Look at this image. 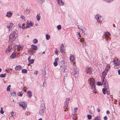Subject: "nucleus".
<instances>
[{
    "label": "nucleus",
    "instance_id": "f257e3e1",
    "mask_svg": "<svg viewBox=\"0 0 120 120\" xmlns=\"http://www.w3.org/2000/svg\"><path fill=\"white\" fill-rule=\"evenodd\" d=\"M18 31L16 30L13 31L9 36V40L11 41H13L16 39V38L18 36Z\"/></svg>",
    "mask_w": 120,
    "mask_h": 120
},
{
    "label": "nucleus",
    "instance_id": "f03ea898",
    "mask_svg": "<svg viewBox=\"0 0 120 120\" xmlns=\"http://www.w3.org/2000/svg\"><path fill=\"white\" fill-rule=\"evenodd\" d=\"M90 81V84L91 85V86L92 89L94 91L95 90V83L94 82V80L93 78H90L89 79Z\"/></svg>",
    "mask_w": 120,
    "mask_h": 120
},
{
    "label": "nucleus",
    "instance_id": "7ed1b4c3",
    "mask_svg": "<svg viewBox=\"0 0 120 120\" xmlns=\"http://www.w3.org/2000/svg\"><path fill=\"white\" fill-rule=\"evenodd\" d=\"M61 67V70L66 75V76H64V79H65V77L67 76V70L64 67H63L62 66H60Z\"/></svg>",
    "mask_w": 120,
    "mask_h": 120
},
{
    "label": "nucleus",
    "instance_id": "20e7f679",
    "mask_svg": "<svg viewBox=\"0 0 120 120\" xmlns=\"http://www.w3.org/2000/svg\"><path fill=\"white\" fill-rule=\"evenodd\" d=\"M71 100L70 98H67L64 103V105L66 107H68V105L69 103V102Z\"/></svg>",
    "mask_w": 120,
    "mask_h": 120
},
{
    "label": "nucleus",
    "instance_id": "39448f33",
    "mask_svg": "<svg viewBox=\"0 0 120 120\" xmlns=\"http://www.w3.org/2000/svg\"><path fill=\"white\" fill-rule=\"evenodd\" d=\"M19 105L23 108H25L26 107V102L24 103L23 102H20Z\"/></svg>",
    "mask_w": 120,
    "mask_h": 120
},
{
    "label": "nucleus",
    "instance_id": "423d86ee",
    "mask_svg": "<svg viewBox=\"0 0 120 120\" xmlns=\"http://www.w3.org/2000/svg\"><path fill=\"white\" fill-rule=\"evenodd\" d=\"M94 107L91 106L89 109V112L90 114L92 115L94 112Z\"/></svg>",
    "mask_w": 120,
    "mask_h": 120
},
{
    "label": "nucleus",
    "instance_id": "0eeeda50",
    "mask_svg": "<svg viewBox=\"0 0 120 120\" xmlns=\"http://www.w3.org/2000/svg\"><path fill=\"white\" fill-rule=\"evenodd\" d=\"M61 46L60 47V51L61 52L63 53L64 52L65 49L64 48V45L63 44H61Z\"/></svg>",
    "mask_w": 120,
    "mask_h": 120
},
{
    "label": "nucleus",
    "instance_id": "6e6552de",
    "mask_svg": "<svg viewBox=\"0 0 120 120\" xmlns=\"http://www.w3.org/2000/svg\"><path fill=\"white\" fill-rule=\"evenodd\" d=\"M79 75V71L78 69H77L74 71V76L76 77H78Z\"/></svg>",
    "mask_w": 120,
    "mask_h": 120
},
{
    "label": "nucleus",
    "instance_id": "1a4fd4ad",
    "mask_svg": "<svg viewBox=\"0 0 120 120\" xmlns=\"http://www.w3.org/2000/svg\"><path fill=\"white\" fill-rule=\"evenodd\" d=\"M22 68V67L20 65L17 66H16L15 69L16 70L19 71Z\"/></svg>",
    "mask_w": 120,
    "mask_h": 120
},
{
    "label": "nucleus",
    "instance_id": "9d476101",
    "mask_svg": "<svg viewBox=\"0 0 120 120\" xmlns=\"http://www.w3.org/2000/svg\"><path fill=\"white\" fill-rule=\"evenodd\" d=\"M116 61V62H115V60H114L113 61L114 62V63L115 65H117V66H119L120 64V61L118 60V59H117Z\"/></svg>",
    "mask_w": 120,
    "mask_h": 120
},
{
    "label": "nucleus",
    "instance_id": "9b49d317",
    "mask_svg": "<svg viewBox=\"0 0 120 120\" xmlns=\"http://www.w3.org/2000/svg\"><path fill=\"white\" fill-rule=\"evenodd\" d=\"M44 109H40L39 114L41 115H43L44 114V112L45 110V109L43 108Z\"/></svg>",
    "mask_w": 120,
    "mask_h": 120
},
{
    "label": "nucleus",
    "instance_id": "f8f14e48",
    "mask_svg": "<svg viewBox=\"0 0 120 120\" xmlns=\"http://www.w3.org/2000/svg\"><path fill=\"white\" fill-rule=\"evenodd\" d=\"M27 94H28V96L29 98H31L32 96V93L30 91H28Z\"/></svg>",
    "mask_w": 120,
    "mask_h": 120
},
{
    "label": "nucleus",
    "instance_id": "ddd939ff",
    "mask_svg": "<svg viewBox=\"0 0 120 120\" xmlns=\"http://www.w3.org/2000/svg\"><path fill=\"white\" fill-rule=\"evenodd\" d=\"M31 47L32 49L33 50H36L38 49L37 46L34 45H32Z\"/></svg>",
    "mask_w": 120,
    "mask_h": 120
},
{
    "label": "nucleus",
    "instance_id": "4468645a",
    "mask_svg": "<svg viewBox=\"0 0 120 120\" xmlns=\"http://www.w3.org/2000/svg\"><path fill=\"white\" fill-rule=\"evenodd\" d=\"M13 25V23H11L7 25V26L8 28H11L12 27Z\"/></svg>",
    "mask_w": 120,
    "mask_h": 120
},
{
    "label": "nucleus",
    "instance_id": "2eb2a0df",
    "mask_svg": "<svg viewBox=\"0 0 120 120\" xmlns=\"http://www.w3.org/2000/svg\"><path fill=\"white\" fill-rule=\"evenodd\" d=\"M58 2L60 5H64V4L62 0H58Z\"/></svg>",
    "mask_w": 120,
    "mask_h": 120
},
{
    "label": "nucleus",
    "instance_id": "dca6fc26",
    "mask_svg": "<svg viewBox=\"0 0 120 120\" xmlns=\"http://www.w3.org/2000/svg\"><path fill=\"white\" fill-rule=\"evenodd\" d=\"M16 56V54L15 52H13L11 55L10 57L11 58L14 59L15 57Z\"/></svg>",
    "mask_w": 120,
    "mask_h": 120
},
{
    "label": "nucleus",
    "instance_id": "f3484780",
    "mask_svg": "<svg viewBox=\"0 0 120 120\" xmlns=\"http://www.w3.org/2000/svg\"><path fill=\"white\" fill-rule=\"evenodd\" d=\"M11 47L10 46L8 47V48L6 49V53H8L11 51Z\"/></svg>",
    "mask_w": 120,
    "mask_h": 120
},
{
    "label": "nucleus",
    "instance_id": "a211bd4d",
    "mask_svg": "<svg viewBox=\"0 0 120 120\" xmlns=\"http://www.w3.org/2000/svg\"><path fill=\"white\" fill-rule=\"evenodd\" d=\"M12 15V14L11 12H7L6 16L9 17L11 16Z\"/></svg>",
    "mask_w": 120,
    "mask_h": 120
},
{
    "label": "nucleus",
    "instance_id": "6ab92c4d",
    "mask_svg": "<svg viewBox=\"0 0 120 120\" xmlns=\"http://www.w3.org/2000/svg\"><path fill=\"white\" fill-rule=\"evenodd\" d=\"M41 17L39 14H38L36 16V18L38 21H39Z\"/></svg>",
    "mask_w": 120,
    "mask_h": 120
},
{
    "label": "nucleus",
    "instance_id": "aec40b11",
    "mask_svg": "<svg viewBox=\"0 0 120 120\" xmlns=\"http://www.w3.org/2000/svg\"><path fill=\"white\" fill-rule=\"evenodd\" d=\"M75 57L73 56H71L70 57V60L72 61H73L75 59Z\"/></svg>",
    "mask_w": 120,
    "mask_h": 120
},
{
    "label": "nucleus",
    "instance_id": "412c9836",
    "mask_svg": "<svg viewBox=\"0 0 120 120\" xmlns=\"http://www.w3.org/2000/svg\"><path fill=\"white\" fill-rule=\"evenodd\" d=\"M108 72H107V71H104L103 72L102 74V76L103 77L105 78V77L107 74V73Z\"/></svg>",
    "mask_w": 120,
    "mask_h": 120
},
{
    "label": "nucleus",
    "instance_id": "4be33fe9",
    "mask_svg": "<svg viewBox=\"0 0 120 120\" xmlns=\"http://www.w3.org/2000/svg\"><path fill=\"white\" fill-rule=\"evenodd\" d=\"M42 75L44 76H45V75L46 74L45 71V70H43L42 71Z\"/></svg>",
    "mask_w": 120,
    "mask_h": 120
},
{
    "label": "nucleus",
    "instance_id": "5701e85b",
    "mask_svg": "<svg viewBox=\"0 0 120 120\" xmlns=\"http://www.w3.org/2000/svg\"><path fill=\"white\" fill-rule=\"evenodd\" d=\"M27 24L31 26H33L32 22L30 21L29 22V21H27Z\"/></svg>",
    "mask_w": 120,
    "mask_h": 120
},
{
    "label": "nucleus",
    "instance_id": "b1692460",
    "mask_svg": "<svg viewBox=\"0 0 120 120\" xmlns=\"http://www.w3.org/2000/svg\"><path fill=\"white\" fill-rule=\"evenodd\" d=\"M37 2L42 4L44 2L45 0H37Z\"/></svg>",
    "mask_w": 120,
    "mask_h": 120
},
{
    "label": "nucleus",
    "instance_id": "393cba45",
    "mask_svg": "<svg viewBox=\"0 0 120 120\" xmlns=\"http://www.w3.org/2000/svg\"><path fill=\"white\" fill-rule=\"evenodd\" d=\"M91 70L89 68H87L86 69V73H87L90 74L91 73Z\"/></svg>",
    "mask_w": 120,
    "mask_h": 120
},
{
    "label": "nucleus",
    "instance_id": "a878e982",
    "mask_svg": "<svg viewBox=\"0 0 120 120\" xmlns=\"http://www.w3.org/2000/svg\"><path fill=\"white\" fill-rule=\"evenodd\" d=\"M103 83L102 82H98L96 83L97 85L99 86H101L103 84Z\"/></svg>",
    "mask_w": 120,
    "mask_h": 120
},
{
    "label": "nucleus",
    "instance_id": "bb28decb",
    "mask_svg": "<svg viewBox=\"0 0 120 120\" xmlns=\"http://www.w3.org/2000/svg\"><path fill=\"white\" fill-rule=\"evenodd\" d=\"M6 73H4V74H1L0 75V77L1 78H5L6 77Z\"/></svg>",
    "mask_w": 120,
    "mask_h": 120
},
{
    "label": "nucleus",
    "instance_id": "cd10ccee",
    "mask_svg": "<svg viewBox=\"0 0 120 120\" xmlns=\"http://www.w3.org/2000/svg\"><path fill=\"white\" fill-rule=\"evenodd\" d=\"M34 59H30L29 61H28L30 63V64H32L34 63Z\"/></svg>",
    "mask_w": 120,
    "mask_h": 120
},
{
    "label": "nucleus",
    "instance_id": "c85d7f7f",
    "mask_svg": "<svg viewBox=\"0 0 120 120\" xmlns=\"http://www.w3.org/2000/svg\"><path fill=\"white\" fill-rule=\"evenodd\" d=\"M50 36L48 34H46V39L47 40H49L50 38Z\"/></svg>",
    "mask_w": 120,
    "mask_h": 120
},
{
    "label": "nucleus",
    "instance_id": "c756f323",
    "mask_svg": "<svg viewBox=\"0 0 120 120\" xmlns=\"http://www.w3.org/2000/svg\"><path fill=\"white\" fill-rule=\"evenodd\" d=\"M22 73H26L27 72V71L26 69H23L22 70Z\"/></svg>",
    "mask_w": 120,
    "mask_h": 120
},
{
    "label": "nucleus",
    "instance_id": "7c9ffc66",
    "mask_svg": "<svg viewBox=\"0 0 120 120\" xmlns=\"http://www.w3.org/2000/svg\"><path fill=\"white\" fill-rule=\"evenodd\" d=\"M33 42L34 44H36L38 43V40L36 39H34L33 40Z\"/></svg>",
    "mask_w": 120,
    "mask_h": 120
},
{
    "label": "nucleus",
    "instance_id": "2f4dec72",
    "mask_svg": "<svg viewBox=\"0 0 120 120\" xmlns=\"http://www.w3.org/2000/svg\"><path fill=\"white\" fill-rule=\"evenodd\" d=\"M104 84L105 85V88H106L107 89H108L109 87L107 85L108 84V83L107 82L106 83V82H105V83H104Z\"/></svg>",
    "mask_w": 120,
    "mask_h": 120
},
{
    "label": "nucleus",
    "instance_id": "473e14b6",
    "mask_svg": "<svg viewBox=\"0 0 120 120\" xmlns=\"http://www.w3.org/2000/svg\"><path fill=\"white\" fill-rule=\"evenodd\" d=\"M79 40L81 42H82V44L83 46H85L86 45V44L84 42H83V40H82L80 38H79Z\"/></svg>",
    "mask_w": 120,
    "mask_h": 120
},
{
    "label": "nucleus",
    "instance_id": "72a5a7b5",
    "mask_svg": "<svg viewBox=\"0 0 120 120\" xmlns=\"http://www.w3.org/2000/svg\"><path fill=\"white\" fill-rule=\"evenodd\" d=\"M11 96L15 97V93L14 91L12 92L11 93Z\"/></svg>",
    "mask_w": 120,
    "mask_h": 120
},
{
    "label": "nucleus",
    "instance_id": "f704fd0d",
    "mask_svg": "<svg viewBox=\"0 0 120 120\" xmlns=\"http://www.w3.org/2000/svg\"><path fill=\"white\" fill-rule=\"evenodd\" d=\"M104 34L105 36H109L110 35V33L108 32H105L104 33Z\"/></svg>",
    "mask_w": 120,
    "mask_h": 120
},
{
    "label": "nucleus",
    "instance_id": "c9c22d12",
    "mask_svg": "<svg viewBox=\"0 0 120 120\" xmlns=\"http://www.w3.org/2000/svg\"><path fill=\"white\" fill-rule=\"evenodd\" d=\"M11 86L10 85H9L7 87V91H9L10 90V87Z\"/></svg>",
    "mask_w": 120,
    "mask_h": 120
},
{
    "label": "nucleus",
    "instance_id": "e433bc0d",
    "mask_svg": "<svg viewBox=\"0 0 120 120\" xmlns=\"http://www.w3.org/2000/svg\"><path fill=\"white\" fill-rule=\"evenodd\" d=\"M23 94V93L21 91H20L18 92V95L20 96H22Z\"/></svg>",
    "mask_w": 120,
    "mask_h": 120
},
{
    "label": "nucleus",
    "instance_id": "4c0bfd02",
    "mask_svg": "<svg viewBox=\"0 0 120 120\" xmlns=\"http://www.w3.org/2000/svg\"><path fill=\"white\" fill-rule=\"evenodd\" d=\"M57 28L58 30H60L61 29V26L60 25L57 26Z\"/></svg>",
    "mask_w": 120,
    "mask_h": 120
},
{
    "label": "nucleus",
    "instance_id": "58836bf2",
    "mask_svg": "<svg viewBox=\"0 0 120 120\" xmlns=\"http://www.w3.org/2000/svg\"><path fill=\"white\" fill-rule=\"evenodd\" d=\"M87 117L88 120H90L91 118V116L90 115H88Z\"/></svg>",
    "mask_w": 120,
    "mask_h": 120
},
{
    "label": "nucleus",
    "instance_id": "ea45409f",
    "mask_svg": "<svg viewBox=\"0 0 120 120\" xmlns=\"http://www.w3.org/2000/svg\"><path fill=\"white\" fill-rule=\"evenodd\" d=\"M41 107H43L45 109V104L43 102L41 104Z\"/></svg>",
    "mask_w": 120,
    "mask_h": 120
},
{
    "label": "nucleus",
    "instance_id": "a19ab883",
    "mask_svg": "<svg viewBox=\"0 0 120 120\" xmlns=\"http://www.w3.org/2000/svg\"><path fill=\"white\" fill-rule=\"evenodd\" d=\"M0 113L1 114H3L4 113V111L3 110V108L2 107L1 108V110L0 111Z\"/></svg>",
    "mask_w": 120,
    "mask_h": 120
},
{
    "label": "nucleus",
    "instance_id": "79ce46f5",
    "mask_svg": "<svg viewBox=\"0 0 120 120\" xmlns=\"http://www.w3.org/2000/svg\"><path fill=\"white\" fill-rule=\"evenodd\" d=\"M100 17L99 15L98 16V15H97L95 17L98 21L99 20Z\"/></svg>",
    "mask_w": 120,
    "mask_h": 120
},
{
    "label": "nucleus",
    "instance_id": "37998d69",
    "mask_svg": "<svg viewBox=\"0 0 120 120\" xmlns=\"http://www.w3.org/2000/svg\"><path fill=\"white\" fill-rule=\"evenodd\" d=\"M102 81L104 83L105 82H106V83L107 82L106 81V80L105 79V77H103V79H102Z\"/></svg>",
    "mask_w": 120,
    "mask_h": 120
},
{
    "label": "nucleus",
    "instance_id": "c03bdc74",
    "mask_svg": "<svg viewBox=\"0 0 120 120\" xmlns=\"http://www.w3.org/2000/svg\"><path fill=\"white\" fill-rule=\"evenodd\" d=\"M100 118L98 116L96 117L94 120H100Z\"/></svg>",
    "mask_w": 120,
    "mask_h": 120
},
{
    "label": "nucleus",
    "instance_id": "a18cd8bd",
    "mask_svg": "<svg viewBox=\"0 0 120 120\" xmlns=\"http://www.w3.org/2000/svg\"><path fill=\"white\" fill-rule=\"evenodd\" d=\"M120 66H117V65H115L114 68L115 69H118L119 68Z\"/></svg>",
    "mask_w": 120,
    "mask_h": 120
},
{
    "label": "nucleus",
    "instance_id": "49530a36",
    "mask_svg": "<svg viewBox=\"0 0 120 120\" xmlns=\"http://www.w3.org/2000/svg\"><path fill=\"white\" fill-rule=\"evenodd\" d=\"M24 24H22V28L23 29H25V28H27V27L26 26H24Z\"/></svg>",
    "mask_w": 120,
    "mask_h": 120
},
{
    "label": "nucleus",
    "instance_id": "de8ad7c7",
    "mask_svg": "<svg viewBox=\"0 0 120 120\" xmlns=\"http://www.w3.org/2000/svg\"><path fill=\"white\" fill-rule=\"evenodd\" d=\"M53 64H54V66H56L57 65V64H58L57 62H54L53 63Z\"/></svg>",
    "mask_w": 120,
    "mask_h": 120
},
{
    "label": "nucleus",
    "instance_id": "09e8293b",
    "mask_svg": "<svg viewBox=\"0 0 120 120\" xmlns=\"http://www.w3.org/2000/svg\"><path fill=\"white\" fill-rule=\"evenodd\" d=\"M15 113H14L13 112H12L11 113V116H15Z\"/></svg>",
    "mask_w": 120,
    "mask_h": 120
},
{
    "label": "nucleus",
    "instance_id": "8fccbe9b",
    "mask_svg": "<svg viewBox=\"0 0 120 120\" xmlns=\"http://www.w3.org/2000/svg\"><path fill=\"white\" fill-rule=\"evenodd\" d=\"M113 0H105L108 3H109L112 1Z\"/></svg>",
    "mask_w": 120,
    "mask_h": 120
},
{
    "label": "nucleus",
    "instance_id": "3c124183",
    "mask_svg": "<svg viewBox=\"0 0 120 120\" xmlns=\"http://www.w3.org/2000/svg\"><path fill=\"white\" fill-rule=\"evenodd\" d=\"M105 69L106 70V71H107V72H108V71L109 70V68H108V67L107 66L106 67Z\"/></svg>",
    "mask_w": 120,
    "mask_h": 120
},
{
    "label": "nucleus",
    "instance_id": "603ef678",
    "mask_svg": "<svg viewBox=\"0 0 120 120\" xmlns=\"http://www.w3.org/2000/svg\"><path fill=\"white\" fill-rule=\"evenodd\" d=\"M58 59V57L56 58L55 59V62H57Z\"/></svg>",
    "mask_w": 120,
    "mask_h": 120
},
{
    "label": "nucleus",
    "instance_id": "864d4df0",
    "mask_svg": "<svg viewBox=\"0 0 120 120\" xmlns=\"http://www.w3.org/2000/svg\"><path fill=\"white\" fill-rule=\"evenodd\" d=\"M29 9H26V11H25V12L26 13V14H28V12L29 11Z\"/></svg>",
    "mask_w": 120,
    "mask_h": 120
},
{
    "label": "nucleus",
    "instance_id": "5fc2aeb1",
    "mask_svg": "<svg viewBox=\"0 0 120 120\" xmlns=\"http://www.w3.org/2000/svg\"><path fill=\"white\" fill-rule=\"evenodd\" d=\"M38 71H35L34 72V74L35 75H37V74L38 73Z\"/></svg>",
    "mask_w": 120,
    "mask_h": 120
},
{
    "label": "nucleus",
    "instance_id": "6e6d98bb",
    "mask_svg": "<svg viewBox=\"0 0 120 120\" xmlns=\"http://www.w3.org/2000/svg\"><path fill=\"white\" fill-rule=\"evenodd\" d=\"M18 26L19 27L21 28V24L20 23H18Z\"/></svg>",
    "mask_w": 120,
    "mask_h": 120
},
{
    "label": "nucleus",
    "instance_id": "4d7b16f0",
    "mask_svg": "<svg viewBox=\"0 0 120 120\" xmlns=\"http://www.w3.org/2000/svg\"><path fill=\"white\" fill-rule=\"evenodd\" d=\"M20 17L22 19H24L25 18V17L24 16L22 15Z\"/></svg>",
    "mask_w": 120,
    "mask_h": 120
},
{
    "label": "nucleus",
    "instance_id": "13d9d810",
    "mask_svg": "<svg viewBox=\"0 0 120 120\" xmlns=\"http://www.w3.org/2000/svg\"><path fill=\"white\" fill-rule=\"evenodd\" d=\"M99 18V21H101L102 20V19H103L102 18L101 16Z\"/></svg>",
    "mask_w": 120,
    "mask_h": 120
},
{
    "label": "nucleus",
    "instance_id": "bf43d9fd",
    "mask_svg": "<svg viewBox=\"0 0 120 120\" xmlns=\"http://www.w3.org/2000/svg\"><path fill=\"white\" fill-rule=\"evenodd\" d=\"M104 118L105 120H107L108 119L107 117L106 116H104Z\"/></svg>",
    "mask_w": 120,
    "mask_h": 120
},
{
    "label": "nucleus",
    "instance_id": "052dcab7",
    "mask_svg": "<svg viewBox=\"0 0 120 120\" xmlns=\"http://www.w3.org/2000/svg\"><path fill=\"white\" fill-rule=\"evenodd\" d=\"M74 110V111L75 112H76V111L78 109L77 108V107L75 108Z\"/></svg>",
    "mask_w": 120,
    "mask_h": 120
},
{
    "label": "nucleus",
    "instance_id": "680f3d73",
    "mask_svg": "<svg viewBox=\"0 0 120 120\" xmlns=\"http://www.w3.org/2000/svg\"><path fill=\"white\" fill-rule=\"evenodd\" d=\"M18 47L19 48V50H20V48L21 49H22V47L20 45L18 46Z\"/></svg>",
    "mask_w": 120,
    "mask_h": 120
},
{
    "label": "nucleus",
    "instance_id": "e2e57ef3",
    "mask_svg": "<svg viewBox=\"0 0 120 120\" xmlns=\"http://www.w3.org/2000/svg\"><path fill=\"white\" fill-rule=\"evenodd\" d=\"M106 90L105 88H103L102 89V91L103 92H105Z\"/></svg>",
    "mask_w": 120,
    "mask_h": 120
},
{
    "label": "nucleus",
    "instance_id": "0e129e2a",
    "mask_svg": "<svg viewBox=\"0 0 120 120\" xmlns=\"http://www.w3.org/2000/svg\"><path fill=\"white\" fill-rule=\"evenodd\" d=\"M58 50H56L55 51V52L56 53H58Z\"/></svg>",
    "mask_w": 120,
    "mask_h": 120
},
{
    "label": "nucleus",
    "instance_id": "69168bd1",
    "mask_svg": "<svg viewBox=\"0 0 120 120\" xmlns=\"http://www.w3.org/2000/svg\"><path fill=\"white\" fill-rule=\"evenodd\" d=\"M97 111H98V112H100V110L99 109V108H97Z\"/></svg>",
    "mask_w": 120,
    "mask_h": 120
},
{
    "label": "nucleus",
    "instance_id": "338daca9",
    "mask_svg": "<svg viewBox=\"0 0 120 120\" xmlns=\"http://www.w3.org/2000/svg\"><path fill=\"white\" fill-rule=\"evenodd\" d=\"M106 113L108 114H109L110 113V112L109 110H107L106 111Z\"/></svg>",
    "mask_w": 120,
    "mask_h": 120
},
{
    "label": "nucleus",
    "instance_id": "774afa93",
    "mask_svg": "<svg viewBox=\"0 0 120 120\" xmlns=\"http://www.w3.org/2000/svg\"><path fill=\"white\" fill-rule=\"evenodd\" d=\"M118 74L119 75H120V69L118 70Z\"/></svg>",
    "mask_w": 120,
    "mask_h": 120
}]
</instances>
